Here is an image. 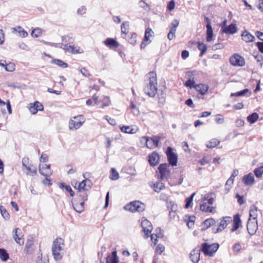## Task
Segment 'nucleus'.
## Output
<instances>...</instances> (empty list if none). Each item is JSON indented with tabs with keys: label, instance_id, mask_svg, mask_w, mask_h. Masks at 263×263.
I'll return each instance as SVG.
<instances>
[{
	"label": "nucleus",
	"instance_id": "f257e3e1",
	"mask_svg": "<svg viewBox=\"0 0 263 263\" xmlns=\"http://www.w3.org/2000/svg\"><path fill=\"white\" fill-rule=\"evenodd\" d=\"M147 77L148 79L146 80V86L144 88V91L149 97H154L158 90L157 74L156 72L151 71L148 73Z\"/></svg>",
	"mask_w": 263,
	"mask_h": 263
},
{
	"label": "nucleus",
	"instance_id": "f03ea898",
	"mask_svg": "<svg viewBox=\"0 0 263 263\" xmlns=\"http://www.w3.org/2000/svg\"><path fill=\"white\" fill-rule=\"evenodd\" d=\"M64 240L60 237L56 238L53 242L52 246V253L54 259L60 260L62 258L63 247L64 246Z\"/></svg>",
	"mask_w": 263,
	"mask_h": 263
},
{
	"label": "nucleus",
	"instance_id": "7ed1b4c3",
	"mask_svg": "<svg viewBox=\"0 0 263 263\" xmlns=\"http://www.w3.org/2000/svg\"><path fill=\"white\" fill-rule=\"evenodd\" d=\"M219 248V245L217 243L209 245L208 243H202L200 249L205 255L213 256Z\"/></svg>",
	"mask_w": 263,
	"mask_h": 263
},
{
	"label": "nucleus",
	"instance_id": "20e7f679",
	"mask_svg": "<svg viewBox=\"0 0 263 263\" xmlns=\"http://www.w3.org/2000/svg\"><path fill=\"white\" fill-rule=\"evenodd\" d=\"M124 209L132 212H141L144 211L145 205L139 201H135L126 204Z\"/></svg>",
	"mask_w": 263,
	"mask_h": 263
},
{
	"label": "nucleus",
	"instance_id": "39448f33",
	"mask_svg": "<svg viewBox=\"0 0 263 263\" xmlns=\"http://www.w3.org/2000/svg\"><path fill=\"white\" fill-rule=\"evenodd\" d=\"M85 122V119L82 115H79L73 117L69 122V128L70 129H77L79 128Z\"/></svg>",
	"mask_w": 263,
	"mask_h": 263
},
{
	"label": "nucleus",
	"instance_id": "423d86ee",
	"mask_svg": "<svg viewBox=\"0 0 263 263\" xmlns=\"http://www.w3.org/2000/svg\"><path fill=\"white\" fill-rule=\"evenodd\" d=\"M173 148L169 146L167 148L166 154L169 164L172 166H176L177 163L178 156L177 155L173 152Z\"/></svg>",
	"mask_w": 263,
	"mask_h": 263
},
{
	"label": "nucleus",
	"instance_id": "0eeeda50",
	"mask_svg": "<svg viewBox=\"0 0 263 263\" xmlns=\"http://www.w3.org/2000/svg\"><path fill=\"white\" fill-rule=\"evenodd\" d=\"M141 227L142 228V231L144 233V238H148L153 230V226L151 222L146 219H143L141 221Z\"/></svg>",
	"mask_w": 263,
	"mask_h": 263
},
{
	"label": "nucleus",
	"instance_id": "6e6552de",
	"mask_svg": "<svg viewBox=\"0 0 263 263\" xmlns=\"http://www.w3.org/2000/svg\"><path fill=\"white\" fill-rule=\"evenodd\" d=\"M143 139L146 141V145L148 148L153 149L158 146L160 138L158 136H153L152 138L143 137Z\"/></svg>",
	"mask_w": 263,
	"mask_h": 263
},
{
	"label": "nucleus",
	"instance_id": "1a4fd4ad",
	"mask_svg": "<svg viewBox=\"0 0 263 263\" xmlns=\"http://www.w3.org/2000/svg\"><path fill=\"white\" fill-rule=\"evenodd\" d=\"M232 221L231 217L226 216L220 220L218 228H213V231L214 233H217L223 230L227 226V225Z\"/></svg>",
	"mask_w": 263,
	"mask_h": 263
},
{
	"label": "nucleus",
	"instance_id": "9d476101",
	"mask_svg": "<svg viewBox=\"0 0 263 263\" xmlns=\"http://www.w3.org/2000/svg\"><path fill=\"white\" fill-rule=\"evenodd\" d=\"M230 63L235 66H243L245 65V60L243 57L238 54H235L230 58Z\"/></svg>",
	"mask_w": 263,
	"mask_h": 263
},
{
	"label": "nucleus",
	"instance_id": "9b49d317",
	"mask_svg": "<svg viewBox=\"0 0 263 263\" xmlns=\"http://www.w3.org/2000/svg\"><path fill=\"white\" fill-rule=\"evenodd\" d=\"M168 167L169 164L167 163H162L159 165L158 170L160 173V175L158 177L159 179H163L169 175L170 171L168 168Z\"/></svg>",
	"mask_w": 263,
	"mask_h": 263
},
{
	"label": "nucleus",
	"instance_id": "f8f14e48",
	"mask_svg": "<svg viewBox=\"0 0 263 263\" xmlns=\"http://www.w3.org/2000/svg\"><path fill=\"white\" fill-rule=\"evenodd\" d=\"M258 229V224L257 220L249 219L247 223V230L248 233L251 235H254Z\"/></svg>",
	"mask_w": 263,
	"mask_h": 263
},
{
	"label": "nucleus",
	"instance_id": "ddd939ff",
	"mask_svg": "<svg viewBox=\"0 0 263 263\" xmlns=\"http://www.w3.org/2000/svg\"><path fill=\"white\" fill-rule=\"evenodd\" d=\"M40 173L45 177L50 176L52 174V171L50 168L49 164H43L39 166Z\"/></svg>",
	"mask_w": 263,
	"mask_h": 263
},
{
	"label": "nucleus",
	"instance_id": "4468645a",
	"mask_svg": "<svg viewBox=\"0 0 263 263\" xmlns=\"http://www.w3.org/2000/svg\"><path fill=\"white\" fill-rule=\"evenodd\" d=\"M200 248H195L190 253V258L194 263H198L200 260Z\"/></svg>",
	"mask_w": 263,
	"mask_h": 263
},
{
	"label": "nucleus",
	"instance_id": "2eb2a0df",
	"mask_svg": "<svg viewBox=\"0 0 263 263\" xmlns=\"http://www.w3.org/2000/svg\"><path fill=\"white\" fill-rule=\"evenodd\" d=\"M160 156L156 152H153L148 156V162L151 166H155L159 163Z\"/></svg>",
	"mask_w": 263,
	"mask_h": 263
},
{
	"label": "nucleus",
	"instance_id": "dca6fc26",
	"mask_svg": "<svg viewBox=\"0 0 263 263\" xmlns=\"http://www.w3.org/2000/svg\"><path fill=\"white\" fill-rule=\"evenodd\" d=\"M13 238L15 242L21 245L24 244V240L21 237L22 231L20 228H16L13 230Z\"/></svg>",
	"mask_w": 263,
	"mask_h": 263
},
{
	"label": "nucleus",
	"instance_id": "f3484780",
	"mask_svg": "<svg viewBox=\"0 0 263 263\" xmlns=\"http://www.w3.org/2000/svg\"><path fill=\"white\" fill-rule=\"evenodd\" d=\"M223 33L226 34H234L237 32V27L235 24L232 23L228 26H226L224 28H222Z\"/></svg>",
	"mask_w": 263,
	"mask_h": 263
},
{
	"label": "nucleus",
	"instance_id": "a211bd4d",
	"mask_svg": "<svg viewBox=\"0 0 263 263\" xmlns=\"http://www.w3.org/2000/svg\"><path fill=\"white\" fill-rule=\"evenodd\" d=\"M242 181L246 185L250 186L252 185L255 181L254 177L252 173H249L244 176Z\"/></svg>",
	"mask_w": 263,
	"mask_h": 263
},
{
	"label": "nucleus",
	"instance_id": "6ab92c4d",
	"mask_svg": "<svg viewBox=\"0 0 263 263\" xmlns=\"http://www.w3.org/2000/svg\"><path fill=\"white\" fill-rule=\"evenodd\" d=\"M195 89L198 91L201 95H205L209 89V86L204 84H199L195 86Z\"/></svg>",
	"mask_w": 263,
	"mask_h": 263
},
{
	"label": "nucleus",
	"instance_id": "aec40b11",
	"mask_svg": "<svg viewBox=\"0 0 263 263\" xmlns=\"http://www.w3.org/2000/svg\"><path fill=\"white\" fill-rule=\"evenodd\" d=\"M241 224V220L239 214H237L234 216L233 226L231 229L232 232L236 231L240 227Z\"/></svg>",
	"mask_w": 263,
	"mask_h": 263
},
{
	"label": "nucleus",
	"instance_id": "412c9836",
	"mask_svg": "<svg viewBox=\"0 0 263 263\" xmlns=\"http://www.w3.org/2000/svg\"><path fill=\"white\" fill-rule=\"evenodd\" d=\"M106 263H119L116 251L111 253V255H108L106 257Z\"/></svg>",
	"mask_w": 263,
	"mask_h": 263
},
{
	"label": "nucleus",
	"instance_id": "4be33fe9",
	"mask_svg": "<svg viewBox=\"0 0 263 263\" xmlns=\"http://www.w3.org/2000/svg\"><path fill=\"white\" fill-rule=\"evenodd\" d=\"M167 206L170 209V215L171 216H175V212L177 211L178 207L176 204L173 201H168L167 202Z\"/></svg>",
	"mask_w": 263,
	"mask_h": 263
},
{
	"label": "nucleus",
	"instance_id": "5701e85b",
	"mask_svg": "<svg viewBox=\"0 0 263 263\" xmlns=\"http://www.w3.org/2000/svg\"><path fill=\"white\" fill-rule=\"evenodd\" d=\"M241 36L242 40L246 42H253L255 39V37L246 30L243 32L241 34Z\"/></svg>",
	"mask_w": 263,
	"mask_h": 263
},
{
	"label": "nucleus",
	"instance_id": "b1692460",
	"mask_svg": "<svg viewBox=\"0 0 263 263\" xmlns=\"http://www.w3.org/2000/svg\"><path fill=\"white\" fill-rule=\"evenodd\" d=\"M257 208L254 205H252L250 208L249 219H252V220H257Z\"/></svg>",
	"mask_w": 263,
	"mask_h": 263
},
{
	"label": "nucleus",
	"instance_id": "393cba45",
	"mask_svg": "<svg viewBox=\"0 0 263 263\" xmlns=\"http://www.w3.org/2000/svg\"><path fill=\"white\" fill-rule=\"evenodd\" d=\"M206 41L210 42L213 39V31L210 23H208L206 26Z\"/></svg>",
	"mask_w": 263,
	"mask_h": 263
},
{
	"label": "nucleus",
	"instance_id": "a878e982",
	"mask_svg": "<svg viewBox=\"0 0 263 263\" xmlns=\"http://www.w3.org/2000/svg\"><path fill=\"white\" fill-rule=\"evenodd\" d=\"M87 182H90V181L87 180H84L79 183L78 190L79 192H81L82 191H88L90 189V185L87 186V185H86Z\"/></svg>",
	"mask_w": 263,
	"mask_h": 263
},
{
	"label": "nucleus",
	"instance_id": "bb28decb",
	"mask_svg": "<svg viewBox=\"0 0 263 263\" xmlns=\"http://www.w3.org/2000/svg\"><path fill=\"white\" fill-rule=\"evenodd\" d=\"M187 76L190 78L187 81H186L185 83V86L186 87H190V88H194L195 86V81L194 79H191L192 76H193V72L189 71L187 72Z\"/></svg>",
	"mask_w": 263,
	"mask_h": 263
},
{
	"label": "nucleus",
	"instance_id": "cd10ccee",
	"mask_svg": "<svg viewBox=\"0 0 263 263\" xmlns=\"http://www.w3.org/2000/svg\"><path fill=\"white\" fill-rule=\"evenodd\" d=\"M104 43L108 47H118L119 46L118 43L114 39L107 38L104 42Z\"/></svg>",
	"mask_w": 263,
	"mask_h": 263
},
{
	"label": "nucleus",
	"instance_id": "c85d7f7f",
	"mask_svg": "<svg viewBox=\"0 0 263 263\" xmlns=\"http://www.w3.org/2000/svg\"><path fill=\"white\" fill-rule=\"evenodd\" d=\"M213 207L209 205L206 201L203 200L202 203L200 204V209L203 212H212L213 211Z\"/></svg>",
	"mask_w": 263,
	"mask_h": 263
},
{
	"label": "nucleus",
	"instance_id": "c756f323",
	"mask_svg": "<svg viewBox=\"0 0 263 263\" xmlns=\"http://www.w3.org/2000/svg\"><path fill=\"white\" fill-rule=\"evenodd\" d=\"M74 46H72L70 45H68V44H65L64 47H63V49L66 51H68L71 53H80L78 49H76Z\"/></svg>",
	"mask_w": 263,
	"mask_h": 263
},
{
	"label": "nucleus",
	"instance_id": "7c9ffc66",
	"mask_svg": "<svg viewBox=\"0 0 263 263\" xmlns=\"http://www.w3.org/2000/svg\"><path fill=\"white\" fill-rule=\"evenodd\" d=\"M215 223V221L213 218H209L204 220L203 222V227L202 230H204L207 229L210 227L213 226Z\"/></svg>",
	"mask_w": 263,
	"mask_h": 263
},
{
	"label": "nucleus",
	"instance_id": "2f4dec72",
	"mask_svg": "<svg viewBox=\"0 0 263 263\" xmlns=\"http://www.w3.org/2000/svg\"><path fill=\"white\" fill-rule=\"evenodd\" d=\"M161 229L158 228L156 230L157 234H155V236H154V234L151 235V240L152 241H153V240H154V241L153 242L154 246H155L157 244V238L158 237H163V234L162 233H161Z\"/></svg>",
	"mask_w": 263,
	"mask_h": 263
},
{
	"label": "nucleus",
	"instance_id": "473e14b6",
	"mask_svg": "<svg viewBox=\"0 0 263 263\" xmlns=\"http://www.w3.org/2000/svg\"><path fill=\"white\" fill-rule=\"evenodd\" d=\"M13 30L17 32L20 36L25 37L28 35V32L21 26H17L13 28Z\"/></svg>",
	"mask_w": 263,
	"mask_h": 263
},
{
	"label": "nucleus",
	"instance_id": "72a5a7b5",
	"mask_svg": "<svg viewBox=\"0 0 263 263\" xmlns=\"http://www.w3.org/2000/svg\"><path fill=\"white\" fill-rule=\"evenodd\" d=\"M198 49L200 51V57H202L205 53L207 50V46L203 43L198 42Z\"/></svg>",
	"mask_w": 263,
	"mask_h": 263
},
{
	"label": "nucleus",
	"instance_id": "f704fd0d",
	"mask_svg": "<svg viewBox=\"0 0 263 263\" xmlns=\"http://www.w3.org/2000/svg\"><path fill=\"white\" fill-rule=\"evenodd\" d=\"M74 40V38L71 34H68L62 37V41L65 44H72Z\"/></svg>",
	"mask_w": 263,
	"mask_h": 263
},
{
	"label": "nucleus",
	"instance_id": "c9c22d12",
	"mask_svg": "<svg viewBox=\"0 0 263 263\" xmlns=\"http://www.w3.org/2000/svg\"><path fill=\"white\" fill-rule=\"evenodd\" d=\"M259 116L256 112H253L247 117V121L250 124H253L258 119Z\"/></svg>",
	"mask_w": 263,
	"mask_h": 263
},
{
	"label": "nucleus",
	"instance_id": "e433bc0d",
	"mask_svg": "<svg viewBox=\"0 0 263 263\" xmlns=\"http://www.w3.org/2000/svg\"><path fill=\"white\" fill-rule=\"evenodd\" d=\"M59 187L61 189H65L67 192H68L70 195V196L73 197L74 195V192L72 191L71 187L69 185H66L65 183H60Z\"/></svg>",
	"mask_w": 263,
	"mask_h": 263
},
{
	"label": "nucleus",
	"instance_id": "4c0bfd02",
	"mask_svg": "<svg viewBox=\"0 0 263 263\" xmlns=\"http://www.w3.org/2000/svg\"><path fill=\"white\" fill-rule=\"evenodd\" d=\"M179 24V21L178 20H174L170 26V31L176 33V28L178 27Z\"/></svg>",
	"mask_w": 263,
	"mask_h": 263
},
{
	"label": "nucleus",
	"instance_id": "58836bf2",
	"mask_svg": "<svg viewBox=\"0 0 263 263\" xmlns=\"http://www.w3.org/2000/svg\"><path fill=\"white\" fill-rule=\"evenodd\" d=\"M9 256L6 250L0 248V258L2 260L6 261L9 259Z\"/></svg>",
	"mask_w": 263,
	"mask_h": 263
},
{
	"label": "nucleus",
	"instance_id": "ea45409f",
	"mask_svg": "<svg viewBox=\"0 0 263 263\" xmlns=\"http://www.w3.org/2000/svg\"><path fill=\"white\" fill-rule=\"evenodd\" d=\"M25 169L26 170L25 173L27 175H30L33 176H35L37 173L36 169H32L30 165L25 167L24 170Z\"/></svg>",
	"mask_w": 263,
	"mask_h": 263
},
{
	"label": "nucleus",
	"instance_id": "a19ab883",
	"mask_svg": "<svg viewBox=\"0 0 263 263\" xmlns=\"http://www.w3.org/2000/svg\"><path fill=\"white\" fill-rule=\"evenodd\" d=\"M120 129L122 132L127 134H134L136 133L135 129L129 126H123L120 127Z\"/></svg>",
	"mask_w": 263,
	"mask_h": 263
},
{
	"label": "nucleus",
	"instance_id": "79ce46f5",
	"mask_svg": "<svg viewBox=\"0 0 263 263\" xmlns=\"http://www.w3.org/2000/svg\"><path fill=\"white\" fill-rule=\"evenodd\" d=\"M164 185L162 182H158L156 183H155L154 184V190L155 192L159 193L162 190L164 189Z\"/></svg>",
	"mask_w": 263,
	"mask_h": 263
},
{
	"label": "nucleus",
	"instance_id": "37998d69",
	"mask_svg": "<svg viewBox=\"0 0 263 263\" xmlns=\"http://www.w3.org/2000/svg\"><path fill=\"white\" fill-rule=\"evenodd\" d=\"M52 62L63 68H66L68 67V64L66 63L59 59H53L52 60Z\"/></svg>",
	"mask_w": 263,
	"mask_h": 263
},
{
	"label": "nucleus",
	"instance_id": "c03bdc74",
	"mask_svg": "<svg viewBox=\"0 0 263 263\" xmlns=\"http://www.w3.org/2000/svg\"><path fill=\"white\" fill-rule=\"evenodd\" d=\"M0 211L2 216L5 219L8 220L10 218V215L4 206L2 205L0 206Z\"/></svg>",
	"mask_w": 263,
	"mask_h": 263
},
{
	"label": "nucleus",
	"instance_id": "a18cd8bd",
	"mask_svg": "<svg viewBox=\"0 0 263 263\" xmlns=\"http://www.w3.org/2000/svg\"><path fill=\"white\" fill-rule=\"evenodd\" d=\"M219 143V141L216 139H213L209 141L206 144V147L208 148H214Z\"/></svg>",
	"mask_w": 263,
	"mask_h": 263
},
{
	"label": "nucleus",
	"instance_id": "49530a36",
	"mask_svg": "<svg viewBox=\"0 0 263 263\" xmlns=\"http://www.w3.org/2000/svg\"><path fill=\"white\" fill-rule=\"evenodd\" d=\"M111 175L110 178L112 180H116L119 178V174L114 168H111L110 170Z\"/></svg>",
	"mask_w": 263,
	"mask_h": 263
},
{
	"label": "nucleus",
	"instance_id": "de8ad7c7",
	"mask_svg": "<svg viewBox=\"0 0 263 263\" xmlns=\"http://www.w3.org/2000/svg\"><path fill=\"white\" fill-rule=\"evenodd\" d=\"M101 102H102L101 106L102 108H103L105 106H109L110 104V100L109 97L103 96L102 98H101Z\"/></svg>",
	"mask_w": 263,
	"mask_h": 263
},
{
	"label": "nucleus",
	"instance_id": "09e8293b",
	"mask_svg": "<svg viewBox=\"0 0 263 263\" xmlns=\"http://www.w3.org/2000/svg\"><path fill=\"white\" fill-rule=\"evenodd\" d=\"M249 92L248 89H245L241 91H238L235 93H232L231 94V97H240L245 95L247 93Z\"/></svg>",
	"mask_w": 263,
	"mask_h": 263
},
{
	"label": "nucleus",
	"instance_id": "8fccbe9b",
	"mask_svg": "<svg viewBox=\"0 0 263 263\" xmlns=\"http://www.w3.org/2000/svg\"><path fill=\"white\" fill-rule=\"evenodd\" d=\"M152 32H153V31L152 29L150 28H147L146 29L143 41L148 42L149 41V37L152 35Z\"/></svg>",
	"mask_w": 263,
	"mask_h": 263
},
{
	"label": "nucleus",
	"instance_id": "3c124183",
	"mask_svg": "<svg viewBox=\"0 0 263 263\" xmlns=\"http://www.w3.org/2000/svg\"><path fill=\"white\" fill-rule=\"evenodd\" d=\"M254 173L256 177H261L263 174V165L255 168L254 171Z\"/></svg>",
	"mask_w": 263,
	"mask_h": 263
},
{
	"label": "nucleus",
	"instance_id": "603ef678",
	"mask_svg": "<svg viewBox=\"0 0 263 263\" xmlns=\"http://www.w3.org/2000/svg\"><path fill=\"white\" fill-rule=\"evenodd\" d=\"M74 210L78 213H81L84 211V208L79 204L78 202L72 203Z\"/></svg>",
	"mask_w": 263,
	"mask_h": 263
},
{
	"label": "nucleus",
	"instance_id": "864d4df0",
	"mask_svg": "<svg viewBox=\"0 0 263 263\" xmlns=\"http://www.w3.org/2000/svg\"><path fill=\"white\" fill-rule=\"evenodd\" d=\"M128 24L126 22H123L121 26V32L126 34L128 32Z\"/></svg>",
	"mask_w": 263,
	"mask_h": 263
},
{
	"label": "nucleus",
	"instance_id": "5fc2aeb1",
	"mask_svg": "<svg viewBox=\"0 0 263 263\" xmlns=\"http://www.w3.org/2000/svg\"><path fill=\"white\" fill-rule=\"evenodd\" d=\"M195 195V193H193L191 196L187 198L186 199V203L185 205V208L187 209L190 207L191 203L192 202L193 197L194 195Z\"/></svg>",
	"mask_w": 263,
	"mask_h": 263
},
{
	"label": "nucleus",
	"instance_id": "6e6d98bb",
	"mask_svg": "<svg viewBox=\"0 0 263 263\" xmlns=\"http://www.w3.org/2000/svg\"><path fill=\"white\" fill-rule=\"evenodd\" d=\"M42 34V30L40 28H36L32 30L31 35L34 37H37Z\"/></svg>",
	"mask_w": 263,
	"mask_h": 263
},
{
	"label": "nucleus",
	"instance_id": "4d7b16f0",
	"mask_svg": "<svg viewBox=\"0 0 263 263\" xmlns=\"http://www.w3.org/2000/svg\"><path fill=\"white\" fill-rule=\"evenodd\" d=\"M203 200L206 201H207V203L209 205H212L213 204L214 202V199L213 198L210 197L209 194H206Z\"/></svg>",
	"mask_w": 263,
	"mask_h": 263
},
{
	"label": "nucleus",
	"instance_id": "13d9d810",
	"mask_svg": "<svg viewBox=\"0 0 263 263\" xmlns=\"http://www.w3.org/2000/svg\"><path fill=\"white\" fill-rule=\"evenodd\" d=\"M15 66L13 63H9L7 64L5 70L7 71L12 72L15 70Z\"/></svg>",
	"mask_w": 263,
	"mask_h": 263
},
{
	"label": "nucleus",
	"instance_id": "bf43d9fd",
	"mask_svg": "<svg viewBox=\"0 0 263 263\" xmlns=\"http://www.w3.org/2000/svg\"><path fill=\"white\" fill-rule=\"evenodd\" d=\"M18 47L24 50L28 51L29 50V48L25 43L23 42H20L18 44Z\"/></svg>",
	"mask_w": 263,
	"mask_h": 263
},
{
	"label": "nucleus",
	"instance_id": "052dcab7",
	"mask_svg": "<svg viewBox=\"0 0 263 263\" xmlns=\"http://www.w3.org/2000/svg\"><path fill=\"white\" fill-rule=\"evenodd\" d=\"M165 250L164 246L162 244H159L156 249V251L161 254Z\"/></svg>",
	"mask_w": 263,
	"mask_h": 263
},
{
	"label": "nucleus",
	"instance_id": "680f3d73",
	"mask_svg": "<svg viewBox=\"0 0 263 263\" xmlns=\"http://www.w3.org/2000/svg\"><path fill=\"white\" fill-rule=\"evenodd\" d=\"M136 39H137V34L136 33H133L130 38L129 39L128 42L130 44L132 45H135L136 43Z\"/></svg>",
	"mask_w": 263,
	"mask_h": 263
},
{
	"label": "nucleus",
	"instance_id": "e2e57ef3",
	"mask_svg": "<svg viewBox=\"0 0 263 263\" xmlns=\"http://www.w3.org/2000/svg\"><path fill=\"white\" fill-rule=\"evenodd\" d=\"M233 251L236 253L239 252V251L241 249V246L240 243L238 242L235 243L233 247Z\"/></svg>",
	"mask_w": 263,
	"mask_h": 263
},
{
	"label": "nucleus",
	"instance_id": "0e129e2a",
	"mask_svg": "<svg viewBox=\"0 0 263 263\" xmlns=\"http://www.w3.org/2000/svg\"><path fill=\"white\" fill-rule=\"evenodd\" d=\"M23 170L24 171V167L29 165V159L28 157H24L22 159Z\"/></svg>",
	"mask_w": 263,
	"mask_h": 263
},
{
	"label": "nucleus",
	"instance_id": "69168bd1",
	"mask_svg": "<svg viewBox=\"0 0 263 263\" xmlns=\"http://www.w3.org/2000/svg\"><path fill=\"white\" fill-rule=\"evenodd\" d=\"M33 104L34 105L35 108H36V109H37V111H42L44 109V107H43V105L38 101L35 102Z\"/></svg>",
	"mask_w": 263,
	"mask_h": 263
},
{
	"label": "nucleus",
	"instance_id": "338daca9",
	"mask_svg": "<svg viewBox=\"0 0 263 263\" xmlns=\"http://www.w3.org/2000/svg\"><path fill=\"white\" fill-rule=\"evenodd\" d=\"M215 121L218 124H222L224 122V118L220 115H217Z\"/></svg>",
	"mask_w": 263,
	"mask_h": 263
},
{
	"label": "nucleus",
	"instance_id": "774afa93",
	"mask_svg": "<svg viewBox=\"0 0 263 263\" xmlns=\"http://www.w3.org/2000/svg\"><path fill=\"white\" fill-rule=\"evenodd\" d=\"M256 45L258 48V50L263 53V42H258L256 43Z\"/></svg>",
	"mask_w": 263,
	"mask_h": 263
}]
</instances>
